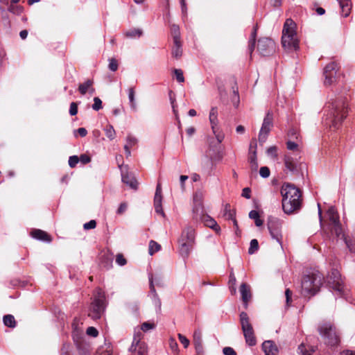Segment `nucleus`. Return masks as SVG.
Masks as SVG:
<instances>
[{"label": "nucleus", "instance_id": "obj_57", "mask_svg": "<svg viewBox=\"0 0 355 355\" xmlns=\"http://www.w3.org/2000/svg\"><path fill=\"white\" fill-rule=\"evenodd\" d=\"M87 334L92 337H96L98 334V330L94 327H89L87 329Z\"/></svg>", "mask_w": 355, "mask_h": 355}, {"label": "nucleus", "instance_id": "obj_28", "mask_svg": "<svg viewBox=\"0 0 355 355\" xmlns=\"http://www.w3.org/2000/svg\"><path fill=\"white\" fill-rule=\"evenodd\" d=\"M284 163L286 168L290 171L294 172L297 170V162L290 155H285Z\"/></svg>", "mask_w": 355, "mask_h": 355}, {"label": "nucleus", "instance_id": "obj_18", "mask_svg": "<svg viewBox=\"0 0 355 355\" xmlns=\"http://www.w3.org/2000/svg\"><path fill=\"white\" fill-rule=\"evenodd\" d=\"M240 293L241 295V299L243 303L244 308L246 309L248 306V302L251 299V292L250 286L245 284H241L240 286Z\"/></svg>", "mask_w": 355, "mask_h": 355}, {"label": "nucleus", "instance_id": "obj_53", "mask_svg": "<svg viewBox=\"0 0 355 355\" xmlns=\"http://www.w3.org/2000/svg\"><path fill=\"white\" fill-rule=\"evenodd\" d=\"M286 148L293 151L298 150V145L294 141H288L286 142Z\"/></svg>", "mask_w": 355, "mask_h": 355}, {"label": "nucleus", "instance_id": "obj_64", "mask_svg": "<svg viewBox=\"0 0 355 355\" xmlns=\"http://www.w3.org/2000/svg\"><path fill=\"white\" fill-rule=\"evenodd\" d=\"M285 295H286V305L289 306L291 301V295H292V292L291 291V290L289 288H287L286 290Z\"/></svg>", "mask_w": 355, "mask_h": 355}, {"label": "nucleus", "instance_id": "obj_43", "mask_svg": "<svg viewBox=\"0 0 355 355\" xmlns=\"http://www.w3.org/2000/svg\"><path fill=\"white\" fill-rule=\"evenodd\" d=\"M174 74L175 76V78L178 82L182 83L184 82V77L183 75V71L179 69H174Z\"/></svg>", "mask_w": 355, "mask_h": 355}, {"label": "nucleus", "instance_id": "obj_3", "mask_svg": "<svg viewBox=\"0 0 355 355\" xmlns=\"http://www.w3.org/2000/svg\"><path fill=\"white\" fill-rule=\"evenodd\" d=\"M296 24L292 19H287L284 22L282 44L288 51H296L299 49V40L296 33Z\"/></svg>", "mask_w": 355, "mask_h": 355}, {"label": "nucleus", "instance_id": "obj_60", "mask_svg": "<svg viewBox=\"0 0 355 355\" xmlns=\"http://www.w3.org/2000/svg\"><path fill=\"white\" fill-rule=\"evenodd\" d=\"M223 352L225 355H236V352L234 349L230 347H225L223 349Z\"/></svg>", "mask_w": 355, "mask_h": 355}, {"label": "nucleus", "instance_id": "obj_58", "mask_svg": "<svg viewBox=\"0 0 355 355\" xmlns=\"http://www.w3.org/2000/svg\"><path fill=\"white\" fill-rule=\"evenodd\" d=\"M128 208V205L126 202H122L120 204L117 211H116V214H123L127 209Z\"/></svg>", "mask_w": 355, "mask_h": 355}, {"label": "nucleus", "instance_id": "obj_4", "mask_svg": "<svg viewBox=\"0 0 355 355\" xmlns=\"http://www.w3.org/2000/svg\"><path fill=\"white\" fill-rule=\"evenodd\" d=\"M196 232L193 227H187L183 230L179 239L180 253L183 258H187L195 245Z\"/></svg>", "mask_w": 355, "mask_h": 355}, {"label": "nucleus", "instance_id": "obj_34", "mask_svg": "<svg viewBox=\"0 0 355 355\" xmlns=\"http://www.w3.org/2000/svg\"><path fill=\"white\" fill-rule=\"evenodd\" d=\"M142 31L139 28H134L125 33L128 37L135 38L140 37L142 35Z\"/></svg>", "mask_w": 355, "mask_h": 355}, {"label": "nucleus", "instance_id": "obj_5", "mask_svg": "<svg viewBox=\"0 0 355 355\" xmlns=\"http://www.w3.org/2000/svg\"><path fill=\"white\" fill-rule=\"evenodd\" d=\"M318 330L325 345L335 347L340 343L339 334L336 327L331 322H324L320 324Z\"/></svg>", "mask_w": 355, "mask_h": 355}, {"label": "nucleus", "instance_id": "obj_15", "mask_svg": "<svg viewBox=\"0 0 355 355\" xmlns=\"http://www.w3.org/2000/svg\"><path fill=\"white\" fill-rule=\"evenodd\" d=\"M162 187L161 184L158 183L156 187L155 194L154 197V207L155 210L157 214H160L164 216V213L162 205Z\"/></svg>", "mask_w": 355, "mask_h": 355}, {"label": "nucleus", "instance_id": "obj_45", "mask_svg": "<svg viewBox=\"0 0 355 355\" xmlns=\"http://www.w3.org/2000/svg\"><path fill=\"white\" fill-rule=\"evenodd\" d=\"M103 107L102 101L98 97L94 98V104L92 105V109L98 111Z\"/></svg>", "mask_w": 355, "mask_h": 355}, {"label": "nucleus", "instance_id": "obj_9", "mask_svg": "<svg viewBox=\"0 0 355 355\" xmlns=\"http://www.w3.org/2000/svg\"><path fill=\"white\" fill-rule=\"evenodd\" d=\"M240 322L243 336L245 339L246 343L250 346H254L257 343L256 338L254 336V332L250 322V318L247 313L242 311L240 313Z\"/></svg>", "mask_w": 355, "mask_h": 355}, {"label": "nucleus", "instance_id": "obj_2", "mask_svg": "<svg viewBox=\"0 0 355 355\" xmlns=\"http://www.w3.org/2000/svg\"><path fill=\"white\" fill-rule=\"evenodd\" d=\"M282 208L284 213L291 214L299 210L302 205L301 191L293 184L284 183L281 189Z\"/></svg>", "mask_w": 355, "mask_h": 355}, {"label": "nucleus", "instance_id": "obj_32", "mask_svg": "<svg viewBox=\"0 0 355 355\" xmlns=\"http://www.w3.org/2000/svg\"><path fill=\"white\" fill-rule=\"evenodd\" d=\"M249 217L254 220L256 226L260 227L263 225V220L260 218L259 214L257 211H250L249 213Z\"/></svg>", "mask_w": 355, "mask_h": 355}, {"label": "nucleus", "instance_id": "obj_50", "mask_svg": "<svg viewBox=\"0 0 355 355\" xmlns=\"http://www.w3.org/2000/svg\"><path fill=\"white\" fill-rule=\"evenodd\" d=\"M155 324L153 323H150V322H144L142 324H141V329L146 332V331H148V330L150 329H153L155 328Z\"/></svg>", "mask_w": 355, "mask_h": 355}, {"label": "nucleus", "instance_id": "obj_49", "mask_svg": "<svg viewBox=\"0 0 355 355\" xmlns=\"http://www.w3.org/2000/svg\"><path fill=\"white\" fill-rule=\"evenodd\" d=\"M137 143V139L135 137L132 135H128L126 139V144L125 145H128L129 147L132 148V146L136 145Z\"/></svg>", "mask_w": 355, "mask_h": 355}, {"label": "nucleus", "instance_id": "obj_16", "mask_svg": "<svg viewBox=\"0 0 355 355\" xmlns=\"http://www.w3.org/2000/svg\"><path fill=\"white\" fill-rule=\"evenodd\" d=\"M121 170V179H122V182L128 185L130 188L133 189H137V180L135 179V176L126 171L125 172L123 169H122V167L121 166H119Z\"/></svg>", "mask_w": 355, "mask_h": 355}, {"label": "nucleus", "instance_id": "obj_26", "mask_svg": "<svg viewBox=\"0 0 355 355\" xmlns=\"http://www.w3.org/2000/svg\"><path fill=\"white\" fill-rule=\"evenodd\" d=\"M128 99H129V103L130 109L136 112L137 110V106L135 101V87H130L128 89Z\"/></svg>", "mask_w": 355, "mask_h": 355}, {"label": "nucleus", "instance_id": "obj_46", "mask_svg": "<svg viewBox=\"0 0 355 355\" xmlns=\"http://www.w3.org/2000/svg\"><path fill=\"white\" fill-rule=\"evenodd\" d=\"M8 9L10 12L14 14H19L22 10V8L21 6L14 4H10Z\"/></svg>", "mask_w": 355, "mask_h": 355}, {"label": "nucleus", "instance_id": "obj_6", "mask_svg": "<svg viewBox=\"0 0 355 355\" xmlns=\"http://www.w3.org/2000/svg\"><path fill=\"white\" fill-rule=\"evenodd\" d=\"M106 306L105 293L102 289L98 288L90 305L89 316L94 320L100 319L105 312Z\"/></svg>", "mask_w": 355, "mask_h": 355}, {"label": "nucleus", "instance_id": "obj_41", "mask_svg": "<svg viewBox=\"0 0 355 355\" xmlns=\"http://www.w3.org/2000/svg\"><path fill=\"white\" fill-rule=\"evenodd\" d=\"M105 132L106 137L107 138H109L110 140H112L114 139L116 132H115V130L112 125H107L105 128Z\"/></svg>", "mask_w": 355, "mask_h": 355}, {"label": "nucleus", "instance_id": "obj_17", "mask_svg": "<svg viewBox=\"0 0 355 355\" xmlns=\"http://www.w3.org/2000/svg\"><path fill=\"white\" fill-rule=\"evenodd\" d=\"M193 341L197 354L203 355L202 333L200 329H196L194 331L193 336Z\"/></svg>", "mask_w": 355, "mask_h": 355}, {"label": "nucleus", "instance_id": "obj_55", "mask_svg": "<svg viewBox=\"0 0 355 355\" xmlns=\"http://www.w3.org/2000/svg\"><path fill=\"white\" fill-rule=\"evenodd\" d=\"M78 113V105L75 102L70 104L69 114L71 116H75Z\"/></svg>", "mask_w": 355, "mask_h": 355}, {"label": "nucleus", "instance_id": "obj_14", "mask_svg": "<svg viewBox=\"0 0 355 355\" xmlns=\"http://www.w3.org/2000/svg\"><path fill=\"white\" fill-rule=\"evenodd\" d=\"M338 64L335 62H332L326 65L324 69V84L327 85H331L336 80V74L338 71Z\"/></svg>", "mask_w": 355, "mask_h": 355}, {"label": "nucleus", "instance_id": "obj_7", "mask_svg": "<svg viewBox=\"0 0 355 355\" xmlns=\"http://www.w3.org/2000/svg\"><path fill=\"white\" fill-rule=\"evenodd\" d=\"M327 283L336 298L345 296V286L339 271L333 269L327 277Z\"/></svg>", "mask_w": 355, "mask_h": 355}, {"label": "nucleus", "instance_id": "obj_54", "mask_svg": "<svg viewBox=\"0 0 355 355\" xmlns=\"http://www.w3.org/2000/svg\"><path fill=\"white\" fill-rule=\"evenodd\" d=\"M96 226V222L95 220H89V222L87 223H85L84 225H83V227L85 230H91V229H94Z\"/></svg>", "mask_w": 355, "mask_h": 355}, {"label": "nucleus", "instance_id": "obj_62", "mask_svg": "<svg viewBox=\"0 0 355 355\" xmlns=\"http://www.w3.org/2000/svg\"><path fill=\"white\" fill-rule=\"evenodd\" d=\"M98 353V355H112V349L110 346L107 347L105 349H100Z\"/></svg>", "mask_w": 355, "mask_h": 355}, {"label": "nucleus", "instance_id": "obj_37", "mask_svg": "<svg viewBox=\"0 0 355 355\" xmlns=\"http://www.w3.org/2000/svg\"><path fill=\"white\" fill-rule=\"evenodd\" d=\"M224 215L228 219H234L235 217V212L233 210H231L230 205L229 204H226L224 209Z\"/></svg>", "mask_w": 355, "mask_h": 355}, {"label": "nucleus", "instance_id": "obj_40", "mask_svg": "<svg viewBox=\"0 0 355 355\" xmlns=\"http://www.w3.org/2000/svg\"><path fill=\"white\" fill-rule=\"evenodd\" d=\"M205 223L207 227L213 230H217L220 229L216 221L209 216H207V219L205 220Z\"/></svg>", "mask_w": 355, "mask_h": 355}, {"label": "nucleus", "instance_id": "obj_13", "mask_svg": "<svg viewBox=\"0 0 355 355\" xmlns=\"http://www.w3.org/2000/svg\"><path fill=\"white\" fill-rule=\"evenodd\" d=\"M273 114L270 112H268L263 119V121L259 134V141L261 143L266 141L268 135L272 127Z\"/></svg>", "mask_w": 355, "mask_h": 355}, {"label": "nucleus", "instance_id": "obj_23", "mask_svg": "<svg viewBox=\"0 0 355 355\" xmlns=\"http://www.w3.org/2000/svg\"><path fill=\"white\" fill-rule=\"evenodd\" d=\"M341 8V14L344 17L349 16L352 8L350 0H337Z\"/></svg>", "mask_w": 355, "mask_h": 355}, {"label": "nucleus", "instance_id": "obj_47", "mask_svg": "<svg viewBox=\"0 0 355 355\" xmlns=\"http://www.w3.org/2000/svg\"><path fill=\"white\" fill-rule=\"evenodd\" d=\"M79 162V157L77 155L70 156L69 158V165L71 168H74Z\"/></svg>", "mask_w": 355, "mask_h": 355}, {"label": "nucleus", "instance_id": "obj_1", "mask_svg": "<svg viewBox=\"0 0 355 355\" xmlns=\"http://www.w3.org/2000/svg\"><path fill=\"white\" fill-rule=\"evenodd\" d=\"M348 105L347 100L343 97L331 99L324 110L323 123L329 128L338 129L347 117Z\"/></svg>", "mask_w": 355, "mask_h": 355}, {"label": "nucleus", "instance_id": "obj_30", "mask_svg": "<svg viewBox=\"0 0 355 355\" xmlns=\"http://www.w3.org/2000/svg\"><path fill=\"white\" fill-rule=\"evenodd\" d=\"M3 322L5 326L14 328L16 326V321L12 315L8 314L3 316Z\"/></svg>", "mask_w": 355, "mask_h": 355}, {"label": "nucleus", "instance_id": "obj_33", "mask_svg": "<svg viewBox=\"0 0 355 355\" xmlns=\"http://www.w3.org/2000/svg\"><path fill=\"white\" fill-rule=\"evenodd\" d=\"M202 198L203 195L201 191H196L193 195V202L195 204V207H202Z\"/></svg>", "mask_w": 355, "mask_h": 355}, {"label": "nucleus", "instance_id": "obj_20", "mask_svg": "<svg viewBox=\"0 0 355 355\" xmlns=\"http://www.w3.org/2000/svg\"><path fill=\"white\" fill-rule=\"evenodd\" d=\"M252 146L250 145V153H249V162L250 167L252 173H257L258 170V162L257 159V151L256 150H252Z\"/></svg>", "mask_w": 355, "mask_h": 355}, {"label": "nucleus", "instance_id": "obj_42", "mask_svg": "<svg viewBox=\"0 0 355 355\" xmlns=\"http://www.w3.org/2000/svg\"><path fill=\"white\" fill-rule=\"evenodd\" d=\"M331 225L332 226L331 232H334L338 237L340 236L342 234V228L340 221Z\"/></svg>", "mask_w": 355, "mask_h": 355}, {"label": "nucleus", "instance_id": "obj_27", "mask_svg": "<svg viewBox=\"0 0 355 355\" xmlns=\"http://www.w3.org/2000/svg\"><path fill=\"white\" fill-rule=\"evenodd\" d=\"M327 214L331 224L339 222V216L334 207L328 209Z\"/></svg>", "mask_w": 355, "mask_h": 355}, {"label": "nucleus", "instance_id": "obj_12", "mask_svg": "<svg viewBox=\"0 0 355 355\" xmlns=\"http://www.w3.org/2000/svg\"><path fill=\"white\" fill-rule=\"evenodd\" d=\"M142 334L139 331L134 334L132 345L129 349L131 355H147V346L145 342L141 341Z\"/></svg>", "mask_w": 355, "mask_h": 355}, {"label": "nucleus", "instance_id": "obj_29", "mask_svg": "<svg viewBox=\"0 0 355 355\" xmlns=\"http://www.w3.org/2000/svg\"><path fill=\"white\" fill-rule=\"evenodd\" d=\"M257 37V27H254L253 31L251 33L250 39L249 40V44H248V51L252 55V53L255 48V40Z\"/></svg>", "mask_w": 355, "mask_h": 355}, {"label": "nucleus", "instance_id": "obj_35", "mask_svg": "<svg viewBox=\"0 0 355 355\" xmlns=\"http://www.w3.org/2000/svg\"><path fill=\"white\" fill-rule=\"evenodd\" d=\"M171 33L173 37V43H177L178 41H180V29L178 26L173 24L171 26Z\"/></svg>", "mask_w": 355, "mask_h": 355}, {"label": "nucleus", "instance_id": "obj_56", "mask_svg": "<svg viewBox=\"0 0 355 355\" xmlns=\"http://www.w3.org/2000/svg\"><path fill=\"white\" fill-rule=\"evenodd\" d=\"M178 338L180 342L183 345L184 348L188 347L189 345V340L182 334H178Z\"/></svg>", "mask_w": 355, "mask_h": 355}, {"label": "nucleus", "instance_id": "obj_39", "mask_svg": "<svg viewBox=\"0 0 355 355\" xmlns=\"http://www.w3.org/2000/svg\"><path fill=\"white\" fill-rule=\"evenodd\" d=\"M259 249V243L258 241L255 239L251 240L250 243V248L248 249V253L250 254H253L255 253Z\"/></svg>", "mask_w": 355, "mask_h": 355}, {"label": "nucleus", "instance_id": "obj_19", "mask_svg": "<svg viewBox=\"0 0 355 355\" xmlns=\"http://www.w3.org/2000/svg\"><path fill=\"white\" fill-rule=\"evenodd\" d=\"M262 349L265 355H277L278 353L277 346L271 340L264 341L262 344Z\"/></svg>", "mask_w": 355, "mask_h": 355}, {"label": "nucleus", "instance_id": "obj_8", "mask_svg": "<svg viewBox=\"0 0 355 355\" xmlns=\"http://www.w3.org/2000/svg\"><path fill=\"white\" fill-rule=\"evenodd\" d=\"M322 285V279L319 274L312 273L304 275L302 280V290L307 294L314 295Z\"/></svg>", "mask_w": 355, "mask_h": 355}, {"label": "nucleus", "instance_id": "obj_59", "mask_svg": "<svg viewBox=\"0 0 355 355\" xmlns=\"http://www.w3.org/2000/svg\"><path fill=\"white\" fill-rule=\"evenodd\" d=\"M79 161L83 164H86L91 162V158L86 154H82L79 157Z\"/></svg>", "mask_w": 355, "mask_h": 355}, {"label": "nucleus", "instance_id": "obj_44", "mask_svg": "<svg viewBox=\"0 0 355 355\" xmlns=\"http://www.w3.org/2000/svg\"><path fill=\"white\" fill-rule=\"evenodd\" d=\"M118 62L115 58L109 59L108 68L112 71H116L118 69Z\"/></svg>", "mask_w": 355, "mask_h": 355}, {"label": "nucleus", "instance_id": "obj_38", "mask_svg": "<svg viewBox=\"0 0 355 355\" xmlns=\"http://www.w3.org/2000/svg\"><path fill=\"white\" fill-rule=\"evenodd\" d=\"M234 96L232 98V102L235 107H238L240 103V98L237 87H232Z\"/></svg>", "mask_w": 355, "mask_h": 355}, {"label": "nucleus", "instance_id": "obj_36", "mask_svg": "<svg viewBox=\"0 0 355 355\" xmlns=\"http://www.w3.org/2000/svg\"><path fill=\"white\" fill-rule=\"evenodd\" d=\"M161 248V245L155 241L151 240L149 242V250L148 252L150 255H153L155 252H158Z\"/></svg>", "mask_w": 355, "mask_h": 355}, {"label": "nucleus", "instance_id": "obj_11", "mask_svg": "<svg viewBox=\"0 0 355 355\" xmlns=\"http://www.w3.org/2000/svg\"><path fill=\"white\" fill-rule=\"evenodd\" d=\"M257 51L262 56L272 55L276 51V44L269 37H262L258 40Z\"/></svg>", "mask_w": 355, "mask_h": 355}, {"label": "nucleus", "instance_id": "obj_22", "mask_svg": "<svg viewBox=\"0 0 355 355\" xmlns=\"http://www.w3.org/2000/svg\"><path fill=\"white\" fill-rule=\"evenodd\" d=\"M94 82L92 80H87L83 83L79 85L78 91L82 95H85L87 92L90 94H93L95 91L92 87Z\"/></svg>", "mask_w": 355, "mask_h": 355}, {"label": "nucleus", "instance_id": "obj_51", "mask_svg": "<svg viewBox=\"0 0 355 355\" xmlns=\"http://www.w3.org/2000/svg\"><path fill=\"white\" fill-rule=\"evenodd\" d=\"M116 263L120 266H123L124 265L126 264L127 261H126V259L124 258V257L123 256V254H118L116 257Z\"/></svg>", "mask_w": 355, "mask_h": 355}, {"label": "nucleus", "instance_id": "obj_63", "mask_svg": "<svg viewBox=\"0 0 355 355\" xmlns=\"http://www.w3.org/2000/svg\"><path fill=\"white\" fill-rule=\"evenodd\" d=\"M241 196L247 199L251 198V190L248 187H245L242 190Z\"/></svg>", "mask_w": 355, "mask_h": 355}, {"label": "nucleus", "instance_id": "obj_24", "mask_svg": "<svg viewBox=\"0 0 355 355\" xmlns=\"http://www.w3.org/2000/svg\"><path fill=\"white\" fill-rule=\"evenodd\" d=\"M209 121L214 134H216V128L218 125V109L215 107H212L209 112Z\"/></svg>", "mask_w": 355, "mask_h": 355}, {"label": "nucleus", "instance_id": "obj_52", "mask_svg": "<svg viewBox=\"0 0 355 355\" xmlns=\"http://www.w3.org/2000/svg\"><path fill=\"white\" fill-rule=\"evenodd\" d=\"M169 346H170V348L171 349V350L174 353L178 354V343H177V342L175 341V339L171 338L169 340Z\"/></svg>", "mask_w": 355, "mask_h": 355}, {"label": "nucleus", "instance_id": "obj_31", "mask_svg": "<svg viewBox=\"0 0 355 355\" xmlns=\"http://www.w3.org/2000/svg\"><path fill=\"white\" fill-rule=\"evenodd\" d=\"M171 53H172L173 57H174L177 59L182 56V45H181L180 41H178L177 43H174V46L172 49Z\"/></svg>", "mask_w": 355, "mask_h": 355}, {"label": "nucleus", "instance_id": "obj_48", "mask_svg": "<svg viewBox=\"0 0 355 355\" xmlns=\"http://www.w3.org/2000/svg\"><path fill=\"white\" fill-rule=\"evenodd\" d=\"M260 175L263 178H267L270 176V169L267 166H262L259 170Z\"/></svg>", "mask_w": 355, "mask_h": 355}, {"label": "nucleus", "instance_id": "obj_10", "mask_svg": "<svg viewBox=\"0 0 355 355\" xmlns=\"http://www.w3.org/2000/svg\"><path fill=\"white\" fill-rule=\"evenodd\" d=\"M267 225L271 238L275 240L282 246L283 239L282 220L277 218L269 216L268 218Z\"/></svg>", "mask_w": 355, "mask_h": 355}, {"label": "nucleus", "instance_id": "obj_61", "mask_svg": "<svg viewBox=\"0 0 355 355\" xmlns=\"http://www.w3.org/2000/svg\"><path fill=\"white\" fill-rule=\"evenodd\" d=\"M153 304L154 305L159 309L160 310L161 309V305H162V302H161V300L158 297V295H154V296L153 297Z\"/></svg>", "mask_w": 355, "mask_h": 355}, {"label": "nucleus", "instance_id": "obj_21", "mask_svg": "<svg viewBox=\"0 0 355 355\" xmlns=\"http://www.w3.org/2000/svg\"><path fill=\"white\" fill-rule=\"evenodd\" d=\"M33 238L39 241L49 243L51 241V237L46 232L41 230H35L31 232Z\"/></svg>", "mask_w": 355, "mask_h": 355}, {"label": "nucleus", "instance_id": "obj_25", "mask_svg": "<svg viewBox=\"0 0 355 355\" xmlns=\"http://www.w3.org/2000/svg\"><path fill=\"white\" fill-rule=\"evenodd\" d=\"M316 350L313 346L306 345L302 343L298 347V354L300 355H312Z\"/></svg>", "mask_w": 355, "mask_h": 355}]
</instances>
